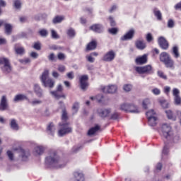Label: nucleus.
Masks as SVG:
<instances>
[{"label": "nucleus", "instance_id": "f257e3e1", "mask_svg": "<svg viewBox=\"0 0 181 181\" xmlns=\"http://www.w3.org/2000/svg\"><path fill=\"white\" fill-rule=\"evenodd\" d=\"M45 163L47 166H55V168H64L67 161L60 158L56 151H50L48 156L45 158Z\"/></svg>", "mask_w": 181, "mask_h": 181}, {"label": "nucleus", "instance_id": "f03ea898", "mask_svg": "<svg viewBox=\"0 0 181 181\" xmlns=\"http://www.w3.org/2000/svg\"><path fill=\"white\" fill-rule=\"evenodd\" d=\"M160 61L165 64L167 69H175V61L167 52H162L160 54Z\"/></svg>", "mask_w": 181, "mask_h": 181}, {"label": "nucleus", "instance_id": "7ed1b4c3", "mask_svg": "<svg viewBox=\"0 0 181 181\" xmlns=\"http://www.w3.org/2000/svg\"><path fill=\"white\" fill-rule=\"evenodd\" d=\"M40 80L44 87H49V88L54 87L55 82L53 79L49 78V71H45L42 73Z\"/></svg>", "mask_w": 181, "mask_h": 181}, {"label": "nucleus", "instance_id": "20e7f679", "mask_svg": "<svg viewBox=\"0 0 181 181\" xmlns=\"http://www.w3.org/2000/svg\"><path fill=\"white\" fill-rule=\"evenodd\" d=\"M71 132H73V129L69 126V124H59L58 136H64V135H67V134H71Z\"/></svg>", "mask_w": 181, "mask_h": 181}, {"label": "nucleus", "instance_id": "39448f33", "mask_svg": "<svg viewBox=\"0 0 181 181\" xmlns=\"http://www.w3.org/2000/svg\"><path fill=\"white\" fill-rule=\"evenodd\" d=\"M135 71L139 74H153V67L152 65H146L144 66H136Z\"/></svg>", "mask_w": 181, "mask_h": 181}, {"label": "nucleus", "instance_id": "423d86ee", "mask_svg": "<svg viewBox=\"0 0 181 181\" xmlns=\"http://www.w3.org/2000/svg\"><path fill=\"white\" fill-rule=\"evenodd\" d=\"M1 64L4 66L1 67L2 71L6 74H9L11 71H12V66H11V62H9V59L8 58H4Z\"/></svg>", "mask_w": 181, "mask_h": 181}, {"label": "nucleus", "instance_id": "0eeeda50", "mask_svg": "<svg viewBox=\"0 0 181 181\" xmlns=\"http://www.w3.org/2000/svg\"><path fill=\"white\" fill-rule=\"evenodd\" d=\"M173 95L174 97L175 105H181L180 90H179V89L176 88H174L173 89Z\"/></svg>", "mask_w": 181, "mask_h": 181}, {"label": "nucleus", "instance_id": "6e6552de", "mask_svg": "<svg viewBox=\"0 0 181 181\" xmlns=\"http://www.w3.org/2000/svg\"><path fill=\"white\" fill-rule=\"evenodd\" d=\"M118 90V86L116 85H109L102 88L103 93L108 94H114Z\"/></svg>", "mask_w": 181, "mask_h": 181}, {"label": "nucleus", "instance_id": "1a4fd4ad", "mask_svg": "<svg viewBox=\"0 0 181 181\" xmlns=\"http://www.w3.org/2000/svg\"><path fill=\"white\" fill-rule=\"evenodd\" d=\"M46 149H47L46 146H35L33 150V153L35 155V156H40L45 153V151H46Z\"/></svg>", "mask_w": 181, "mask_h": 181}, {"label": "nucleus", "instance_id": "9d476101", "mask_svg": "<svg viewBox=\"0 0 181 181\" xmlns=\"http://www.w3.org/2000/svg\"><path fill=\"white\" fill-rule=\"evenodd\" d=\"M33 92L38 98H42L44 97L43 89L40 87V84L35 83L33 88Z\"/></svg>", "mask_w": 181, "mask_h": 181}, {"label": "nucleus", "instance_id": "9b49d317", "mask_svg": "<svg viewBox=\"0 0 181 181\" xmlns=\"http://www.w3.org/2000/svg\"><path fill=\"white\" fill-rule=\"evenodd\" d=\"M170 131H172V127H170V125L166 123L163 124L162 132H163V136H165L166 139H168V138H169V136H170Z\"/></svg>", "mask_w": 181, "mask_h": 181}, {"label": "nucleus", "instance_id": "f8f14e48", "mask_svg": "<svg viewBox=\"0 0 181 181\" xmlns=\"http://www.w3.org/2000/svg\"><path fill=\"white\" fill-rule=\"evenodd\" d=\"M88 76L87 75H83L81 76L80 78V86L81 90H87V88L88 87Z\"/></svg>", "mask_w": 181, "mask_h": 181}, {"label": "nucleus", "instance_id": "ddd939ff", "mask_svg": "<svg viewBox=\"0 0 181 181\" xmlns=\"http://www.w3.org/2000/svg\"><path fill=\"white\" fill-rule=\"evenodd\" d=\"M9 108L6 96L3 95L0 101V111H6Z\"/></svg>", "mask_w": 181, "mask_h": 181}, {"label": "nucleus", "instance_id": "4468645a", "mask_svg": "<svg viewBox=\"0 0 181 181\" xmlns=\"http://www.w3.org/2000/svg\"><path fill=\"white\" fill-rule=\"evenodd\" d=\"M115 59V52L112 50L107 52L103 57V62H112Z\"/></svg>", "mask_w": 181, "mask_h": 181}, {"label": "nucleus", "instance_id": "2eb2a0df", "mask_svg": "<svg viewBox=\"0 0 181 181\" xmlns=\"http://www.w3.org/2000/svg\"><path fill=\"white\" fill-rule=\"evenodd\" d=\"M19 156L21 158L22 160H23L24 162H26V160L29 159V156H30V151H29V150L20 148Z\"/></svg>", "mask_w": 181, "mask_h": 181}, {"label": "nucleus", "instance_id": "dca6fc26", "mask_svg": "<svg viewBox=\"0 0 181 181\" xmlns=\"http://www.w3.org/2000/svg\"><path fill=\"white\" fill-rule=\"evenodd\" d=\"M97 112L99 117H101V118H105L108 117V115H110V114L111 113V110L105 108H98Z\"/></svg>", "mask_w": 181, "mask_h": 181}, {"label": "nucleus", "instance_id": "f3484780", "mask_svg": "<svg viewBox=\"0 0 181 181\" xmlns=\"http://www.w3.org/2000/svg\"><path fill=\"white\" fill-rule=\"evenodd\" d=\"M134 35H135V30L131 29L124 35L121 37L120 40L123 42L125 40H131V39L134 37Z\"/></svg>", "mask_w": 181, "mask_h": 181}, {"label": "nucleus", "instance_id": "a211bd4d", "mask_svg": "<svg viewBox=\"0 0 181 181\" xmlns=\"http://www.w3.org/2000/svg\"><path fill=\"white\" fill-rule=\"evenodd\" d=\"M59 107L62 109V119L65 122V121L69 119V116L67 115V110H66V106L63 102L59 103Z\"/></svg>", "mask_w": 181, "mask_h": 181}, {"label": "nucleus", "instance_id": "6ab92c4d", "mask_svg": "<svg viewBox=\"0 0 181 181\" xmlns=\"http://www.w3.org/2000/svg\"><path fill=\"white\" fill-rule=\"evenodd\" d=\"M158 45H160V48L164 50L168 49L169 47V43H168V41L163 37H160L158 38Z\"/></svg>", "mask_w": 181, "mask_h": 181}, {"label": "nucleus", "instance_id": "aec40b11", "mask_svg": "<svg viewBox=\"0 0 181 181\" xmlns=\"http://www.w3.org/2000/svg\"><path fill=\"white\" fill-rule=\"evenodd\" d=\"M90 29L96 33H103L104 32V27L101 24H95L90 26Z\"/></svg>", "mask_w": 181, "mask_h": 181}, {"label": "nucleus", "instance_id": "412c9836", "mask_svg": "<svg viewBox=\"0 0 181 181\" xmlns=\"http://www.w3.org/2000/svg\"><path fill=\"white\" fill-rule=\"evenodd\" d=\"M136 64H146L148 63V55L144 54L141 57H139L135 59Z\"/></svg>", "mask_w": 181, "mask_h": 181}, {"label": "nucleus", "instance_id": "4be33fe9", "mask_svg": "<svg viewBox=\"0 0 181 181\" xmlns=\"http://www.w3.org/2000/svg\"><path fill=\"white\" fill-rule=\"evenodd\" d=\"M135 45L136 47L139 50H144V49L146 47V44H145L144 40H137L135 42Z\"/></svg>", "mask_w": 181, "mask_h": 181}, {"label": "nucleus", "instance_id": "5701e85b", "mask_svg": "<svg viewBox=\"0 0 181 181\" xmlns=\"http://www.w3.org/2000/svg\"><path fill=\"white\" fill-rule=\"evenodd\" d=\"M129 112H131L132 114H139V112H141V110H139L138 106L134 104H130L129 106Z\"/></svg>", "mask_w": 181, "mask_h": 181}, {"label": "nucleus", "instance_id": "b1692460", "mask_svg": "<svg viewBox=\"0 0 181 181\" xmlns=\"http://www.w3.org/2000/svg\"><path fill=\"white\" fill-rule=\"evenodd\" d=\"M47 131L49 135H54V132H56V126H54L53 122L49 124L47 127Z\"/></svg>", "mask_w": 181, "mask_h": 181}, {"label": "nucleus", "instance_id": "393cba45", "mask_svg": "<svg viewBox=\"0 0 181 181\" xmlns=\"http://www.w3.org/2000/svg\"><path fill=\"white\" fill-rule=\"evenodd\" d=\"M148 115V124L150 127H156L158 121V118L155 116L154 117H151L149 113L147 114Z\"/></svg>", "mask_w": 181, "mask_h": 181}, {"label": "nucleus", "instance_id": "a878e982", "mask_svg": "<svg viewBox=\"0 0 181 181\" xmlns=\"http://www.w3.org/2000/svg\"><path fill=\"white\" fill-rule=\"evenodd\" d=\"M10 127L11 128V129H13V131H19V124H18V122H16V119H11Z\"/></svg>", "mask_w": 181, "mask_h": 181}, {"label": "nucleus", "instance_id": "bb28decb", "mask_svg": "<svg viewBox=\"0 0 181 181\" xmlns=\"http://www.w3.org/2000/svg\"><path fill=\"white\" fill-rule=\"evenodd\" d=\"M25 100H28V96L23 94H18L14 97L13 102L19 103V101H25Z\"/></svg>", "mask_w": 181, "mask_h": 181}, {"label": "nucleus", "instance_id": "cd10ccee", "mask_svg": "<svg viewBox=\"0 0 181 181\" xmlns=\"http://www.w3.org/2000/svg\"><path fill=\"white\" fill-rule=\"evenodd\" d=\"M74 177L77 181H84V175L80 172L74 173Z\"/></svg>", "mask_w": 181, "mask_h": 181}, {"label": "nucleus", "instance_id": "c85d7f7f", "mask_svg": "<svg viewBox=\"0 0 181 181\" xmlns=\"http://www.w3.org/2000/svg\"><path fill=\"white\" fill-rule=\"evenodd\" d=\"M98 131H100V126L95 125L94 127H92L88 130V135H94V134H95V132H98Z\"/></svg>", "mask_w": 181, "mask_h": 181}, {"label": "nucleus", "instance_id": "c756f323", "mask_svg": "<svg viewBox=\"0 0 181 181\" xmlns=\"http://www.w3.org/2000/svg\"><path fill=\"white\" fill-rule=\"evenodd\" d=\"M172 54L175 59H179V57H180V54L179 53V47H177V46L173 47Z\"/></svg>", "mask_w": 181, "mask_h": 181}, {"label": "nucleus", "instance_id": "7c9ffc66", "mask_svg": "<svg viewBox=\"0 0 181 181\" xmlns=\"http://www.w3.org/2000/svg\"><path fill=\"white\" fill-rule=\"evenodd\" d=\"M50 94L53 95L57 100H59V98H64L66 99V95H60L59 94V91L55 90V91H51Z\"/></svg>", "mask_w": 181, "mask_h": 181}, {"label": "nucleus", "instance_id": "2f4dec72", "mask_svg": "<svg viewBox=\"0 0 181 181\" xmlns=\"http://www.w3.org/2000/svg\"><path fill=\"white\" fill-rule=\"evenodd\" d=\"M165 114L168 119H171L172 121L176 120V116L173 115V112H172V110H165Z\"/></svg>", "mask_w": 181, "mask_h": 181}, {"label": "nucleus", "instance_id": "473e14b6", "mask_svg": "<svg viewBox=\"0 0 181 181\" xmlns=\"http://www.w3.org/2000/svg\"><path fill=\"white\" fill-rule=\"evenodd\" d=\"M79 108H80V103H78V102L74 103L72 106V114L74 115V114H77V112H78Z\"/></svg>", "mask_w": 181, "mask_h": 181}, {"label": "nucleus", "instance_id": "72a5a7b5", "mask_svg": "<svg viewBox=\"0 0 181 181\" xmlns=\"http://www.w3.org/2000/svg\"><path fill=\"white\" fill-rule=\"evenodd\" d=\"M63 21H64V16H57L53 19V23H61Z\"/></svg>", "mask_w": 181, "mask_h": 181}, {"label": "nucleus", "instance_id": "f704fd0d", "mask_svg": "<svg viewBox=\"0 0 181 181\" xmlns=\"http://www.w3.org/2000/svg\"><path fill=\"white\" fill-rule=\"evenodd\" d=\"M97 47V42L95 41L90 42L88 45H87V50H94Z\"/></svg>", "mask_w": 181, "mask_h": 181}, {"label": "nucleus", "instance_id": "c9c22d12", "mask_svg": "<svg viewBox=\"0 0 181 181\" xmlns=\"http://www.w3.org/2000/svg\"><path fill=\"white\" fill-rule=\"evenodd\" d=\"M129 103H123L120 105V110H122V111H125V112H129Z\"/></svg>", "mask_w": 181, "mask_h": 181}, {"label": "nucleus", "instance_id": "e433bc0d", "mask_svg": "<svg viewBox=\"0 0 181 181\" xmlns=\"http://www.w3.org/2000/svg\"><path fill=\"white\" fill-rule=\"evenodd\" d=\"M149 105H151V100L146 98L144 99L142 102V107L144 108V110H146Z\"/></svg>", "mask_w": 181, "mask_h": 181}, {"label": "nucleus", "instance_id": "4c0bfd02", "mask_svg": "<svg viewBox=\"0 0 181 181\" xmlns=\"http://www.w3.org/2000/svg\"><path fill=\"white\" fill-rule=\"evenodd\" d=\"M15 52L17 54H25V48L23 47H15Z\"/></svg>", "mask_w": 181, "mask_h": 181}, {"label": "nucleus", "instance_id": "58836bf2", "mask_svg": "<svg viewBox=\"0 0 181 181\" xmlns=\"http://www.w3.org/2000/svg\"><path fill=\"white\" fill-rule=\"evenodd\" d=\"M5 32L7 35H11L12 33V25L5 24Z\"/></svg>", "mask_w": 181, "mask_h": 181}, {"label": "nucleus", "instance_id": "ea45409f", "mask_svg": "<svg viewBox=\"0 0 181 181\" xmlns=\"http://www.w3.org/2000/svg\"><path fill=\"white\" fill-rule=\"evenodd\" d=\"M153 12L158 21H162V13H160V11L156 8L154 9Z\"/></svg>", "mask_w": 181, "mask_h": 181}, {"label": "nucleus", "instance_id": "a19ab883", "mask_svg": "<svg viewBox=\"0 0 181 181\" xmlns=\"http://www.w3.org/2000/svg\"><path fill=\"white\" fill-rule=\"evenodd\" d=\"M157 74L160 78H163V80H168V76H166L163 71H158Z\"/></svg>", "mask_w": 181, "mask_h": 181}, {"label": "nucleus", "instance_id": "79ce46f5", "mask_svg": "<svg viewBox=\"0 0 181 181\" xmlns=\"http://www.w3.org/2000/svg\"><path fill=\"white\" fill-rule=\"evenodd\" d=\"M123 90L125 93H129L132 90V86L131 84H125L123 86Z\"/></svg>", "mask_w": 181, "mask_h": 181}, {"label": "nucleus", "instance_id": "37998d69", "mask_svg": "<svg viewBox=\"0 0 181 181\" xmlns=\"http://www.w3.org/2000/svg\"><path fill=\"white\" fill-rule=\"evenodd\" d=\"M42 100H39V99H34L33 100H32L31 102H30V104H31V105L35 106V105H40V104H42Z\"/></svg>", "mask_w": 181, "mask_h": 181}, {"label": "nucleus", "instance_id": "c03bdc74", "mask_svg": "<svg viewBox=\"0 0 181 181\" xmlns=\"http://www.w3.org/2000/svg\"><path fill=\"white\" fill-rule=\"evenodd\" d=\"M67 35L69 37H74L76 36V31L73 28H69L67 30Z\"/></svg>", "mask_w": 181, "mask_h": 181}, {"label": "nucleus", "instance_id": "a18cd8bd", "mask_svg": "<svg viewBox=\"0 0 181 181\" xmlns=\"http://www.w3.org/2000/svg\"><path fill=\"white\" fill-rule=\"evenodd\" d=\"M6 153L9 160H15V156L12 151H7Z\"/></svg>", "mask_w": 181, "mask_h": 181}, {"label": "nucleus", "instance_id": "49530a36", "mask_svg": "<svg viewBox=\"0 0 181 181\" xmlns=\"http://www.w3.org/2000/svg\"><path fill=\"white\" fill-rule=\"evenodd\" d=\"M160 104L163 108H168L169 107V103L165 100H160Z\"/></svg>", "mask_w": 181, "mask_h": 181}, {"label": "nucleus", "instance_id": "de8ad7c7", "mask_svg": "<svg viewBox=\"0 0 181 181\" xmlns=\"http://www.w3.org/2000/svg\"><path fill=\"white\" fill-rule=\"evenodd\" d=\"M13 3L16 9H21V6H22V3H21V1L15 0Z\"/></svg>", "mask_w": 181, "mask_h": 181}, {"label": "nucleus", "instance_id": "09e8293b", "mask_svg": "<svg viewBox=\"0 0 181 181\" xmlns=\"http://www.w3.org/2000/svg\"><path fill=\"white\" fill-rule=\"evenodd\" d=\"M51 35H52V39H59L60 38V37L59 36V34H57V33L54 30H51Z\"/></svg>", "mask_w": 181, "mask_h": 181}, {"label": "nucleus", "instance_id": "8fccbe9b", "mask_svg": "<svg viewBox=\"0 0 181 181\" xmlns=\"http://www.w3.org/2000/svg\"><path fill=\"white\" fill-rule=\"evenodd\" d=\"M169 153V146L165 144L163 149V155H168Z\"/></svg>", "mask_w": 181, "mask_h": 181}, {"label": "nucleus", "instance_id": "3c124183", "mask_svg": "<svg viewBox=\"0 0 181 181\" xmlns=\"http://www.w3.org/2000/svg\"><path fill=\"white\" fill-rule=\"evenodd\" d=\"M148 114H149L151 118H153V117H155V115H156V113L155 112V110H148V111L146 113L147 118H148Z\"/></svg>", "mask_w": 181, "mask_h": 181}, {"label": "nucleus", "instance_id": "603ef678", "mask_svg": "<svg viewBox=\"0 0 181 181\" xmlns=\"http://www.w3.org/2000/svg\"><path fill=\"white\" fill-rule=\"evenodd\" d=\"M109 33H111V35H117L118 33V28H110L108 30Z\"/></svg>", "mask_w": 181, "mask_h": 181}, {"label": "nucleus", "instance_id": "864d4df0", "mask_svg": "<svg viewBox=\"0 0 181 181\" xmlns=\"http://www.w3.org/2000/svg\"><path fill=\"white\" fill-rule=\"evenodd\" d=\"M39 33L40 35V36H42V37H46V36H47V30L43 29L39 31Z\"/></svg>", "mask_w": 181, "mask_h": 181}, {"label": "nucleus", "instance_id": "5fc2aeb1", "mask_svg": "<svg viewBox=\"0 0 181 181\" xmlns=\"http://www.w3.org/2000/svg\"><path fill=\"white\" fill-rule=\"evenodd\" d=\"M86 59H87L88 62H89V63H94V62L95 60V59L94 57H93V56L91 54L87 55Z\"/></svg>", "mask_w": 181, "mask_h": 181}, {"label": "nucleus", "instance_id": "6e6d98bb", "mask_svg": "<svg viewBox=\"0 0 181 181\" xmlns=\"http://www.w3.org/2000/svg\"><path fill=\"white\" fill-rule=\"evenodd\" d=\"M151 92L155 95H159V94H160V90L158 88H153V90H151Z\"/></svg>", "mask_w": 181, "mask_h": 181}, {"label": "nucleus", "instance_id": "4d7b16f0", "mask_svg": "<svg viewBox=\"0 0 181 181\" xmlns=\"http://www.w3.org/2000/svg\"><path fill=\"white\" fill-rule=\"evenodd\" d=\"M20 63H22V64H28V63H30V59L26 58L25 59H19Z\"/></svg>", "mask_w": 181, "mask_h": 181}, {"label": "nucleus", "instance_id": "13d9d810", "mask_svg": "<svg viewBox=\"0 0 181 181\" xmlns=\"http://www.w3.org/2000/svg\"><path fill=\"white\" fill-rule=\"evenodd\" d=\"M58 71H59L60 73H64L66 71V66L64 65H59Z\"/></svg>", "mask_w": 181, "mask_h": 181}, {"label": "nucleus", "instance_id": "bf43d9fd", "mask_svg": "<svg viewBox=\"0 0 181 181\" xmlns=\"http://www.w3.org/2000/svg\"><path fill=\"white\" fill-rule=\"evenodd\" d=\"M66 77L69 78V80H73L74 78V72L71 71L66 74Z\"/></svg>", "mask_w": 181, "mask_h": 181}, {"label": "nucleus", "instance_id": "052dcab7", "mask_svg": "<svg viewBox=\"0 0 181 181\" xmlns=\"http://www.w3.org/2000/svg\"><path fill=\"white\" fill-rule=\"evenodd\" d=\"M175 26V22L173 21V20H169L168 21V28H174Z\"/></svg>", "mask_w": 181, "mask_h": 181}, {"label": "nucleus", "instance_id": "680f3d73", "mask_svg": "<svg viewBox=\"0 0 181 181\" xmlns=\"http://www.w3.org/2000/svg\"><path fill=\"white\" fill-rule=\"evenodd\" d=\"M95 98L98 103H101L103 101V98H104V96H103L101 94H99L95 96Z\"/></svg>", "mask_w": 181, "mask_h": 181}, {"label": "nucleus", "instance_id": "e2e57ef3", "mask_svg": "<svg viewBox=\"0 0 181 181\" xmlns=\"http://www.w3.org/2000/svg\"><path fill=\"white\" fill-rule=\"evenodd\" d=\"M146 40L148 42H152V40H153V37H152V34L151 33H148L147 34V35H146Z\"/></svg>", "mask_w": 181, "mask_h": 181}, {"label": "nucleus", "instance_id": "0e129e2a", "mask_svg": "<svg viewBox=\"0 0 181 181\" xmlns=\"http://www.w3.org/2000/svg\"><path fill=\"white\" fill-rule=\"evenodd\" d=\"M34 49H35V50H40V49L42 48L40 47V42H35L33 45Z\"/></svg>", "mask_w": 181, "mask_h": 181}, {"label": "nucleus", "instance_id": "69168bd1", "mask_svg": "<svg viewBox=\"0 0 181 181\" xmlns=\"http://www.w3.org/2000/svg\"><path fill=\"white\" fill-rule=\"evenodd\" d=\"M59 60H64L66 59V55L62 52L58 54Z\"/></svg>", "mask_w": 181, "mask_h": 181}, {"label": "nucleus", "instance_id": "338daca9", "mask_svg": "<svg viewBox=\"0 0 181 181\" xmlns=\"http://www.w3.org/2000/svg\"><path fill=\"white\" fill-rule=\"evenodd\" d=\"M176 11H181V1L175 6Z\"/></svg>", "mask_w": 181, "mask_h": 181}, {"label": "nucleus", "instance_id": "774afa93", "mask_svg": "<svg viewBox=\"0 0 181 181\" xmlns=\"http://www.w3.org/2000/svg\"><path fill=\"white\" fill-rule=\"evenodd\" d=\"M109 21L110 22L111 26H115V21H114V18H112V17H109Z\"/></svg>", "mask_w": 181, "mask_h": 181}]
</instances>
